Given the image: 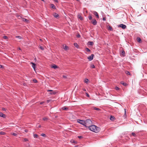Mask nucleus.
Returning a JSON list of instances; mask_svg holds the SVG:
<instances>
[{
	"label": "nucleus",
	"instance_id": "40",
	"mask_svg": "<svg viewBox=\"0 0 147 147\" xmlns=\"http://www.w3.org/2000/svg\"><path fill=\"white\" fill-rule=\"evenodd\" d=\"M24 142H26L28 141V139L27 138H24Z\"/></svg>",
	"mask_w": 147,
	"mask_h": 147
},
{
	"label": "nucleus",
	"instance_id": "57",
	"mask_svg": "<svg viewBox=\"0 0 147 147\" xmlns=\"http://www.w3.org/2000/svg\"><path fill=\"white\" fill-rule=\"evenodd\" d=\"M18 49H19V50H21V49H20V47H19V48H18Z\"/></svg>",
	"mask_w": 147,
	"mask_h": 147
},
{
	"label": "nucleus",
	"instance_id": "7",
	"mask_svg": "<svg viewBox=\"0 0 147 147\" xmlns=\"http://www.w3.org/2000/svg\"><path fill=\"white\" fill-rule=\"evenodd\" d=\"M91 23L94 25H96L97 24V22L95 19H93L91 21Z\"/></svg>",
	"mask_w": 147,
	"mask_h": 147
},
{
	"label": "nucleus",
	"instance_id": "18",
	"mask_svg": "<svg viewBox=\"0 0 147 147\" xmlns=\"http://www.w3.org/2000/svg\"><path fill=\"white\" fill-rule=\"evenodd\" d=\"M137 41L139 42H140L141 41V39L140 38L138 37L137 38Z\"/></svg>",
	"mask_w": 147,
	"mask_h": 147
},
{
	"label": "nucleus",
	"instance_id": "22",
	"mask_svg": "<svg viewBox=\"0 0 147 147\" xmlns=\"http://www.w3.org/2000/svg\"><path fill=\"white\" fill-rule=\"evenodd\" d=\"M108 30H112L113 28L111 26H109V27H108Z\"/></svg>",
	"mask_w": 147,
	"mask_h": 147
},
{
	"label": "nucleus",
	"instance_id": "31",
	"mask_svg": "<svg viewBox=\"0 0 147 147\" xmlns=\"http://www.w3.org/2000/svg\"><path fill=\"white\" fill-rule=\"evenodd\" d=\"M93 109H94L97 111H99L100 110V109L98 108H96L95 107H94Z\"/></svg>",
	"mask_w": 147,
	"mask_h": 147
},
{
	"label": "nucleus",
	"instance_id": "55",
	"mask_svg": "<svg viewBox=\"0 0 147 147\" xmlns=\"http://www.w3.org/2000/svg\"><path fill=\"white\" fill-rule=\"evenodd\" d=\"M49 100H47V102H49Z\"/></svg>",
	"mask_w": 147,
	"mask_h": 147
},
{
	"label": "nucleus",
	"instance_id": "2",
	"mask_svg": "<svg viewBox=\"0 0 147 147\" xmlns=\"http://www.w3.org/2000/svg\"><path fill=\"white\" fill-rule=\"evenodd\" d=\"M92 124V122L90 119H87L85 120V126L89 128V126H90Z\"/></svg>",
	"mask_w": 147,
	"mask_h": 147
},
{
	"label": "nucleus",
	"instance_id": "59",
	"mask_svg": "<svg viewBox=\"0 0 147 147\" xmlns=\"http://www.w3.org/2000/svg\"><path fill=\"white\" fill-rule=\"evenodd\" d=\"M40 41H42V39H40Z\"/></svg>",
	"mask_w": 147,
	"mask_h": 147
},
{
	"label": "nucleus",
	"instance_id": "62",
	"mask_svg": "<svg viewBox=\"0 0 147 147\" xmlns=\"http://www.w3.org/2000/svg\"><path fill=\"white\" fill-rule=\"evenodd\" d=\"M4 147H6V146H4Z\"/></svg>",
	"mask_w": 147,
	"mask_h": 147
},
{
	"label": "nucleus",
	"instance_id": "49",
	"mask_svg": "<svg viewBox=\"0 0 147 147\" xmlns=\"http://www.w3.org/2000/svg\"><path fill=\"white\" fill-rule=\"evenodd\" d=\"M44 103V102H40V104L41 105V104H43Z\"/></svg>",
	"mask_w": 147,
	"mask_h": 147
},
{
	"label": "nucleus",
	"instance_id": "16",
	"mask_svg": "<svg viewBox=\"0 0 147 147\" xmlns=\"http://www.w3.org/2000/svg\"><path fill=\"white\" fill-rule=\"evenodd\" d=\"M115 119V117L114 116H111L110 118V119L111 121H114V119Z\"/></svg>",
	"mask_w": 147,
	"mask_h": 147
},
{
	"label": "nucleus",
	"instance_id": "10",
	"mask_svg": "<svg viewBox=\"0 0 147 147\" xmlns=\"http://www.w3.org/2000/svg\"><path fill=\"white\" fill-rule=\"evenodd\" d=\"M0 116L1 117H2L4 118H5L6 117V116L4 114H3L2 113H0Z\"/></svg>",
	"mask_w": 147,
	"mask_h": 147
},
{
	"label": "nucleus",
	"instance_id": "44",
	"mask_svg": "<svg viewBox=\"0 0 147 147\" xmlns=\"http://www.w3.org/2000/svg\"><path fill=\"white\" fill-rule=\"evenodd\" d=\"M63 78H67V77H66V76H65V75H63L62 76Z\"/></svg>",
	"mask_w": 147,
	"mask_h": 147
},
{
	"label": "nucleus",
	"instance_id": "33",
	"mask_svg": "<svg viewBox=\"0 0 147 147\" xmlns=\"http://www.w3.org/2000/svg\"><path fill=\"white\" fill-rule=\"evenodd\" d=\"M16 37L20 39H21L22 38V37L20 36H16Z\"/></svg>",
	"mask_w": 147,
	"mask_h": 147
},
{
	"label": "nucleus",
	"instance_id": "14",
	"mask_svg": "<svg viewBox=\"0 0 147 147\" xmlns=\"http://www.w3.org/2000/svg\"><path fill=\"white\" fill-rule=\"evenodd\" d=\"M78 18L80 19L81 20H83V18L81 16L80 14H78Z\"/></svg>",
	"mask_w": 147,
	"mask_h": 147
},
{
	"label": "nucleus",
	"instance_id": "4",
	"mask_svg": "<svg viewBox=\"0 0 147 147\" xmlns=\"http://www.w3.org/2000/svg\"><path fill=\"white\" fill-rule=\"evenodd\" d=\"M119 27L123 29H125L126 28V26L125 25L123 24H121L118 25Z\"/></svg>",
	"mask_w": 147,
	"mask_h": 147
},
{
	"label": "nucleus",
	"instance_id": "30",
	"mask_svg": "<svg viewBox=\"0 0 147 147\" xmlns=\"http://www.w3.org/2000/svg\"><path fill=\"white\" fill-rule=\"evenodd\" d=\"M38 135H37L36 134H34V137L35 138H38Z\"/></svg>",
	"mask_w": 147,
	"mask_h": 147
},
{
	"label": "nucleus",
	"instance_id": "9",
	"mask_svg": "<svg viewBox=\"0 0 147 147\" xmlns=\"http://www.w3.org/2000/svg\"><path fill=\"white\" fill-rule=\"evenodd\" d=\"M63 48L65 50H67L68 49V47L66 45H65V46H64L63 45Z\"/></svg>",
	"mask_w": 147,
	"mask_h": 147
},
{
	"label": "nucleus",
	"instance_id": "52",
	"mask_svg": "<svg viewBox=\"0 0 147 147\" xmlns=\"http://www.w3.org/2000/svg\"><path fill=\"white\" fill-rule=\"evenodd\" d=\"M86 95L88 97H89V95L87 94V93H86Z\"/></svg>",
	"mask_w": 147,
	"mask_h": 147
},
{
	"label": "nucleus",
	"instance_id": "3",
	"mask_svg": "<svg viewBox=\"0 0 147 147\" xmlns=\"http://www.w3.org/2000/svg\"><path fill=\"white\" fill-rule=\"evenodd\" d=\"M77 121L78 123L85 126V120H84L80 119H78Z\"/></svg>",
	"mask_w": 147,
	"mask_h": 147
},
{
	"label": "nucleus",
	"instance_id": "1",
	"mask_svg": "<svg viewBox=\"0 0 147 147\" xmlns=\"http://www.w3.org/2000/svg\"><path fill=\"white\" fill-rule=\"evenodd\" d=\"M88 128L91 131L95 133H98L100 130L99 127L95 125H91L89 126Z\"/></svg>",
	"mask_w": 147,
	"mask_h": 147
},
{
	"label": "nucleus",
	"instance_id": "32",
	"mask_svg": "<svg viewBox=\"0 0 147 147\" xmlns=\"http://www.w3.org/2000/svg\"><path fill=\"white\" fill-rule=\"evenodd\" d=\"M41 136L43 137H46V134H41Z\"/></svg>",
	"mask_w": 147,
	"mask_h": 147
},
{
	"label": "nucleus",
	"instance_id": "60",
	"mask_svg": "<svg viewBox=\"0 0 147 147\" xmlns=\"http://www.w3.org/2000/svg\"><path fill=\"white\" fill-rule=\"evenodd\" d=\"M84 91H86V90H85V89H84Z\"/></svg>",
	"mask_w": 147,
	"mask_h": 147
},
{
	"label": "nucleus",
	"instance_id": "37",
	"mask_svg": "<svg viewBox=\"0 0 147 147\" xmlns=\"http://www.w3.org/2000/svg\"><path fill=\"white\" fill-rule=\"evenodd\" d=\"M62 109L63 110H65L67 109V107H63L62 108Z\"/></svg>",
	"mask_w": 147,
	"mask_h": 147
},
{
	"label": "nucleus",
	"instance_id": "34",
	"mask_svg": "<svg viewBox=\"0 0 147 147\" xmlns=\"http://www.w3.org/2000/svg\"><path fill=\"white\" fill-rule=\"evenodd\" d=\"M33 81L34 83H37V80L35 79H33Z\"/></svg>",
	"mask_w": 147,
	"mask_h": 147
},
{
	"label": "nucleus",
	"instance_id": "58",
	"mask_svg": "<svg viewBox=\"0 0 147 147\" xmlns=\"http://www.w3.org/2000/svg\"><path fill=\"white\" fill-rule=\"evenodd\" d=\"M41 0L43 2H45V1L44 0Z\"/></svg>",
	"mask_w": 147,
	"mask_h": 147
},
{
	"label": "nucleus",
	"instance_id": "13",
	"mask_svg": "<svg viewBox=\"0 0 147 147\" xmlns=\"http://www.w3.org/2000/svg\"><path fill=\"white\" fill-rule=\"evenodd\" d=\"M121 55H122L123 56H124L125 55V52L123 51L121 53Z\"/></svg>",
	"mask_w": 147,
	"mask_h": 147
},
{
	"label": "nucleus",
	"instance_id": "36",
	"mask_svg": "<svg viewBox=\"0 0 147 147\" xmlns=\"http://www.w3.org/2000/svg\"><path fill=\"white\" fill-rule=\"evenodd\" d=\"M88 18L89 20H91L92 19V17L91 16H90L88 17Z\"/></svg>",
	"mask_w": 147,
	"mask_h": 147
},
{
	"label": "nucleus",
	"instance_id": "28",
	"mask_svg": "<svg viewBox=\"0 0 147 147\" xmlns=\"http://www.w3.org/2000/svg\"><path fill=\"white\" fill-rule=\"evenodd\" d=\"M88 52H90V50L88 48H86L85 49Z\"/></svg>",
	"mask_w": 147,
	"mask_h": 147
},
{
	"label": "nucleus",
	"instance_id": "56",
	"mask_svg": "<svg viewBox=\"0 0 147 147\" xmlns=\"http://www.w3.org/2000/svg\"><path fill=\"white\" fill-rule=\"evenodd\" d=\"M38 127H40V125H39L38 126Z\"/></svg>",
	"mask_w": 147,
	"mask_h": 147
},
{
	"label": "nucleus",
	"instance_id": "6",
	"mask_svg": "<svg viewBox=\"0 0 147 147\" xmlns=\"http://www.w3.org/2000/svg\"><path fill=\"white\" fill-rule=\"evenodd\" d=\"M47 91L48 92H50V94H56L55 92H54V91H53V90H47Z\"/></svg>",
	"mask_w": 147,
	"mask_h": 147
},
{
	"label": "nucleus",
	"instance_id": "47",
	"mask_svg": "<svg viewBox=\"0 0 147 147\" xmlns=\"http://www.w3.org/2000/svg\"><path fill=\"white\" fill-rule=\"evenodd\" d=\"M3 66L1 65H0V68H3Z\"/></svg>",
	"mask_w": 147,
	"mask_h": 147
},
{
	"label": "nucleus",
	"instance_id": "17",
	"mask_svg": "<svg viewBox=\"0 0 147 147\" xmlns=\"http://www.w3.org/2000/svg\"><path fill=\"white\" fill-rule=\"evenodd\" d=\"M51 7L52 8H53V9H55V6L53 4H51Z\"/></svg>",
	"mask_w": 147,
	"mask_h": 147
},
{
	"label": "nucleus",
	"instance_id": "20",
	"mask_svg": "<svg viewBox=\"0 0 147 147\" xmlns=\"http://www.w3.org/2000/svg\"><path fill=\"white\" fill-rule=\"evenodd\" d=\"M121 83L124 86H126L127 84L125 83H124L123 82H121Z\"/></svg>",
	"mask_w": 147,
	"mask_h": 147
},
{
	"label": "nucleus",
	"instance_id": "46",
	"mask_svg": "<svg viewBox=\"0 0 147 147\" xmlns=\"http://www.w3.org/2000/svg\"><path fill=\"white\" fill-rule=\"evenodd\" d=\"M80 34H78L77 35V37H80Z\"/></svg>",
	"mask_w": 147,
	"mask_h": 147
},
{
	"label": "nucleus",
	"instance_id": "45",
	"mask_svg": "<svg viewBox=\"0 0 147 147\" xmlns=\"http://www.w3.org/2000/svg\"><path fill=\"white\" fill-rule=\"evenodd\" d=\"M17 17H18V18L19 19H20L21 18V16H20L17 15Z\"/></svg>",
	"mask_w": 147,
	"mask_h": 147
},
{
	"label": "nucleus",
	"instance_id": "38",
	"mask_svg": "<svg viewBox=\"0 0 147 147\" xmlns=\"http://www.w3.org/2000/svg\"><path fill=\"white\" fill-rule=\"evenodd\" d=\"M40 48L41 50H44V48H43V47L41 46H40Z\"/></svg>",
	"mask_w": 147,
	"mask_h": 147
},
{
	"label": "nucleus",
	"instance_id": "35",
	"mask_svg": "<svg viewBox=\"0 0 147 147\" xmlns=\"http://www.w3.org/2000/svg\"><path fill=\"white\" fill-rule=\"evenodd\" d=\"M74 46L78 48V45L77 43H74Z\"/></svg>",
	"mask_w": 147,
	"mask_h": 147
},
{
	"label": "nucleus",
	"instance_id": "39",
	"mask_svg": "<svg viewBox=\"0 0 147 147\" xmlns=\"http://www.w3.org/2000/svg\"><path fill=\"white\" fill-rule=\"evenodd\" d=\"M3 38L5 39H7V37L6 36H3Z\"/></svg>",
	"mask_w": 147,
	"mask_h": 147
},
{
	"label": "nucleus",
	"instance_id": "8",
	"mask_svg": "<svg viewBox=\"0 0 147 147\" xmlns=\"http://www.w3.org/2000/svg\"><path fill=\"white\" fill-rule=\"evenodd\" d=\"M31 64H32V67L33 68L34 70L35 71L36 69V65L35 63L31 62Z\"/></svg>",
	"mask_w": 147,
	"mask_h": 147
},
{
	"label": "nucleus",
	"instance_id": "29",
	"mask_svg": "<svg viewBox=\"0 0 147 147\" xmlns=\"http://www.w3.org/2000/svg\"><path fill=\"white\" fill-rule=\"evenodd\" d=\"M48 119V117H44L43 118V119L44 121L47 120Z\"/></svg>",
	"mask_w": 147,
	"mask_h": 147
},
{
	"label": "nucleus",
	"instance_id": "41",
	"mask_svg": "<svg viewBox=\"0 0 147 147\" xmlns=\"http://www.w3.org/2000/svg\"><path fill=\"white\" fill-rule=\"evenodd\" d=\"M115 89L116 90H119V87H117H117H115Z\"/></svg>",
	"mask_w": 147,
	"mask_h": 147
},
{
	"label": "nucleus",
	"instance_id": "23",
	"mask_svg": "<svg viewBox=\"0 0 147 147\" xmlns=\"http://www.w3.org/2000/svg\"><path fill=\"white\" fill-rule=\"evenodd\" d=\"M89 81V80L87 79H85L84 80V82L86 83H87Z\"/></svg>",
	"mask_w": 147,
	"mask_h": 147
},
{
	"label": "nucleus",
	"instance_id": "27",
	"mask_svg": "<svg viewBox=\"0 0 147 147\" xmlns=\"http://www.w3.org/2000/svg\"><path fill=\"white\" fill-rule=\"evenodd\" d=\"M5 134V133L4 132H3L0 131V134L4 135Z\"/></svg>",
	"mask_w": 147,
	"mask_h": 147
},
{
	"label": "nucleus",
	"instance_id": "11",
	"mask_svg": "<svg viewBox=\"0 0 147 147\" xmlns=\"http://www.w3.org/2000/svg\"><path fill=\"white\" fill-rule=\"evenodd\" d=\"M51 67L54 69H55L58 67L55 64H53L52 65Z\"/></svg>",
	"mask_w": 147,
	"mask_h": 147
},
{
	"label": "nucleus",
	"instance_id": "50",
	"mask_svg": "<svg viewBox=\"0 0 147 147\" xmlns=\"http://www.w3.org/2000/svg\"><path fill=\"white\" fill-rule=\"evenodd\" d=\"M2 109L3 111H5V109L4 108H3Z\"/></svg>",
	"mask_w": 147,
	"mask_h": 147
},
{
	"label": "nucleus",
	"instance_id": "19",
	"mask_svg": "<svg viewBox=\"0 0 147 147\" xmlns=\"http://www.w3.org/2000/svg\"><path fill=\"white\" fill-rule=\"evenodd\" d=\"M53 16L56 18H57L59 16V15L57 13H55L53 14Z\"/></svg>",
	"mask_w": 147,
	"mask_h": 147
},
{
	"label": "nucleus",
	"instance_id": "51",
	"mask_svg": "<svg viewBox=\"0 0 147 147\" xmlns=\"http://www.w3.org/2000/svg\"><path fill=\"white\" fill-rule=\"evenodd\" d=\"M103 21H105L106 20V18H103Z\"/></svg>",
	"mask_w": 147,
	"mask_h": 147
},
{
	"label": "nucleus",
	"instance_id": "25",
	"mask_svg": "<svg viewBox=\"0 0 147 147\" xmlns=\"http://www.w3.org/2000/svg\"><path fill=\"white\" fill-rule=\"evenodd\" d=\"M88 43L90 45H92L93 44V42H89Z\"/></svg>",
	"mask_w": 147,
	"mask_h": 147
},
{
	"label": "nucleus",
	"instance_id": "53",
	"mask_svg": "<svg viewBox=\"0 0 147 147\" xmlns=\"http://www.w3.org/2000/svg\"><path fill=\"white\" fill-rule=\"evenodd\" d=\"M54 0L55 2H56L57 3L58 2L57 0Z\"/></svg>",
	"mask_w": 147,
	"mask_h": 147
},
{
	"label": "nucleus",
	"instance_id": "43",
	"mask_svg": "<svg viewBox=\"0 0 147 147\" xmlns=\"http://www.w3.org/2000/svg\"><path fill=\"white\" fill-rule=\"evenodd\" d=\"M91 67H92V68H94L95 67V66H94V65H91Z\"/></svg>",
	"mask_w": 147,
	"mask_h": 147
},
{
	"label": "nucleus",
	"instance_id": "12",
	"mask_svg": "<svg viewBox=\"0 0 147 147\" xmlns=\"http://www.w3.org/2000/svg\"><path fill=\"white\" fill-rule=\"evenodd\" d=\"M94 14L96 16L97 18H99V16L98 15V13L96 11H94Z\"/></svg>",
	"mask_w": 147,
	"mask_h": 147
},
{
	"label": "nucleus",
	"instance_id": "42",
	"mask_svg": "<svg viewBox=\"0 0 147 147\" xmlns=\"http://www.w3.org/2000/svg\"><path fill=\"white\" fill-rule=\"evenodd\" d=\"M132 134L134 136H136V134L135 133H132Z\"/></svg>",
	"mask_w": 147,
	"mask_h": 147
},
{
	"label": "nucleus",
	"instance_id": "5",
	"mask_svg": "<svg viewBox=\"0 0 147 147\" xmlns=\"http://www.w3.org/2000/svg\"><path fill=\"white\" fill-rule=\"evenodd\" d=\"M94 56V54H92L91 55L88 57V59L90 61H91L93 59Z\"/></svg>",
	"mask_w": 147,
	"mask_h": 147
},
{
	"label": "nucleus",
	"instance_id": "61",
	"mask_svg": "<svg viewBox=\"0 0 147 147\" xmlns=\"http://www.w3.org/2000/svg\"><path fill=\"white\" fill-rule=\"evenodd\" d=\"M35 59V60H36V58H35V59Z\"/></svg>",
	"mask_w": 147,
	"mask_h": 147
},
{
	"label": "nucleus",
	"instance_id": "48",
	"mask_svg": "<svg viewBox=\"0 0 147 147\" xmlns=\"http://www.w3.org/2000/svg\"><path fill=\"white\" fill-rule=\"evenodd\" d=\"M78 137L79 138H82V136H78Z\"/></svg>",
	"mask_w": 147,
	"mask_h": 147
},
{
	"label": "nucleus",
	"instance_id": "21",
	"mask_svg": "<svg viewBox=\"0 0 147 147\" xmlns=\"http://www.w3.org/2000/svg\"><path fill=\"white\" fill-rule=\"evenodd\" d=\"M125 73L127 75H131L130 74V73L128 71H125Z\"/></svg>",
	"mask_w": 147,
	"mask_h": 147
},
{
	"label": "nucleus",
	"instance_id": "54",
	"mask_svg": "<svg viewBox=\"0 0 147 147\" xmlns=\"http://www.w3.org/2000/svg\"><path fill=\"white\" fill-rule=\"evenodd\" d=\"M25 131L26 132H28V130H25Z\"/></svg>",
	"mask_w": 147,
	"mask_h": 147
},
{
	"label": "nucleus",
	"instance_id": "24",
	"mask_svg": "<svg viewBox=\"0 0 147 147\" xmlns=\"http://www.w3.org/2000/svg\"><path fill=\"white\" fill-rule=\"evenodd\" d=\"M12 135L14 136H17V134L15 133H11Z\"/></svg>",
	"mask_w": 147,
	"mask_h": 147
},
{
	"label": "nucleus",
	"instance_id": "15",
	"mask_svg": "<svg viewBox=\"0 0 147 147\" xmlns=\"http://www.w3.org/2000/svg\"><path fill=\"white\" fill-rule=\"evenodd\" d=\"M22 20L23 21L26 22H28V20L25 18H22Z\"/></svg>",
	"mask_w": 147,
	"mask_h": 147
},
{
	"label": "nucleus",
	"instance_id": "26",
	"mask_svg": "<svg viewBox=\"0 0 147 147\" xmlns=\"http://www.w3.org/2000/svg\"><path fill=\"white\" fill-rule=\"evenodd\" d=\"M124 111H125V115H124V117H126V110L125 109H124Z\"/></svg>",
	"mask_w": 147,
	"mask_h": 147
}]
</instances>
